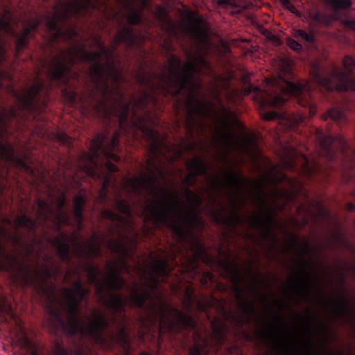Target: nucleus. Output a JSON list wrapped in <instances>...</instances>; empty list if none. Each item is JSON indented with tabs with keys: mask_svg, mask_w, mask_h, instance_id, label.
Returning <instances> with one entry per match:
<instances>
[{
	"mask_svg": "<svg viewBox=\"0 0 355 355\" xmlns=\"http://www.w3.org/2000/svg\"><path fill=\"white\" fill-rule=\"evenodd\" d=\"M140 355H150V354L147 352H142Z\"/></svg>",
	"mask_w": 355,
	"mask_h": 355,
	"instance_id": "13d9d810",
	"label": "nucleus"
},
{
	"mask_svg": "<svg viewBox=\"0 0 355 355\" xmlns=\"http://www.w3.org/2000/svg\"><path fill=\"white\" fill-rule=\"evenodd\" d=\"M90 3V0H58L53 6V13L28 21L20 34L11 30L9 19H1L0 26L6 31H11L15 39V53L18 55L28 46L32 32L37 31L44 22L49 40L45 45L42 46L44 57L42 62L46 64L48 59L51 60L49 69L50 78L61 83L64 75L71 71L78 61L91 63L88 72L94 87L89 96L94 101L92 110L94 114L106 125L111 127L114 121L119 130L125 131L128 126L131 105L135 116L137 110L146 109L150 103L156 105L157 100L155 94H161V73H155L159 79L157 83H153L146 74L139 76V84L146 89L141 92L139 97L132 95L128 99L121 85L123 79L122 71L112 60L110 48L105 46L100 37H94L98 51H86L83 43H80L79 47L68 51L58 47L55 44L58 41L71 42L78 36L75 27L70 26L64 30L59 23L64 24L71 17H78L87 12Z\"/></svg>",
	"mask_w": 355,
	"mask_h": 355,
	"instance_id": "f257e3e1",
	"label": "nucleus"
},
{
	"mask_svg": "<svg viewBox=\"0 0 355 355\" xmlns=\"http://www.w3.org/2000/svg\"><path fill=\"white\" fill-rule=\"evenodd\" d=\"M22 281L25 286L33 288L48 314L49 322L55 331H61L70 337L77 334L90 338L96 343L103 344L105 339L103 331L110 327L106 316L100 311L92 312V319L85 323L81 318L80 304L89 295L90 289L85 288L78 278L72 283V288H63L62 292L66 302L67 320L62 317L57 305L55 285L48 281L56 279L58 270L44 266L33 275L28 266L24 267Z\"/></svg>",
	"mask_w": 355,
	"mask_h": 355,
	"instance_id": "20e7f679",
	"label": "nucleus"
},
{
	"mask_svg": "<svg viewBox=\"0 0 355 355\" xmlns=\"http://www.w3.org/2000/svg\"><path fill=\"white\" fill-rule=\"evenodd\" d=\"M300 263L298 266L297 270V285L302 288L306 293L309 295V290L306 285V279L302 277V275H309L308 272L304 269V266L308 264V261L303 257L302 255H300Z\"/></svg>",
	"mask_w": 355,
	"mask_h": 355,
	"instance_id": "bb28decb",
	"label": "nucleus"
},
{
	"mask_svg": "<svg viewBox=\"0 0 355 355\" xmlns=\"http://www.w3.org/2000/svg\"><path fill=\"white\" fill-rule=\"evenodd\" d=\"M114 204L116 209L123 216L109 209H103L101 213L103 218L116 223L114 226L110 225L109 229L110 234L114 235L118 229L123 227L127 232L134 235L135 239L137 238L139 235L134 227V222L132 218V209L129 202L126 200L118 196L115 199Z\"/></svg>",
	"mask_w": 355,
	"mask_h": 355,
	"instance_id": "9d476101",
	"label": "nucleus"
},
{
	"mask_svg": "<svg viewBox=\"0 0 355 355\" xmlns=\"http://www.w3.org/2000/svg\"><path fill=\"white\" fill-rule=\"evenodd\" d=\"M121 8L127 11L128 14H123L122 19L119 20L120 28L117 31L114 40V44L110 48L113 53L116 50L118 44L123 43L127 48L132 49L138 45L139 37L135 33L132 26L139 25L142 21L143 9H149L151 7L150 0H116Z\"/></svg>",
	"mask_w": 355,
	"mask_h": 355,
	"instance_id": "6e6552de",
	"label": "nucleus"
},
{
	"mask_svg": "<svg viewBox=\"0 0 355 355\" xmlns=\"http://www.w3.org/2000/svg\"><path fill=\"white\" fill-rule=\"evenodd\" d=\"M188 19L191 24H193V26L189 28V31L192 35L200 38L202 35V29L200 26L202 19L199 17L195 16L193 12H190L188 15Z\"/></svg>",
	"mask_w": 355,
	"mask_h": 355,
	"instance_id": "cd10ccee",
	"label": "nucleus"
},
{
	"mask_svg": "<svg viewBox=\"0 0 355 355\" xmlns=\"http://www.w3.org/2000/svg\"><path fill=\"white\" fill-rule=\"evenodd\" d=\"M0 159L6 162L15 163L27 173L32 175H35L34 169L24 159L15 157L14 148L9 143H0Z\"/></svg>",
	"mask_w": 355,
	"mask_h": 355,
	"instance_id": "4468645a",
	"label": "nucleus"
},
{
	"mask_svg": "<svg viewBox=\"0 0 355 355\" xmlns=\"http://www.w3.org/2000/svg\"><path fill=\"white\" fill-rule=\"evenodd\" d=\"M98 236L95 234L92 238V243L88 244L87 246L81 243H76V255L80 259L83 260L85 257L91 259L92 257H101L102 254V250L98 242Z\"/></svg>",
	"mask_w": 355,
	"mask_h": 355,
	"instance_id": "dca6fc26",
	"label": "nucleus"
},
{
	"mask_svg": "<svg viewBox=\"0 0 355 355\" xmlns=\"http://www.w3.org/2000/svg\"><path fill=\"white\" fill-rule=\"evenodd\" d=\"M322 119L324 121L330 119L337 123H343L347 120L345 112L338 107L329 109L326 113L322 114Z\"/></svg>",
	"mask_w": 355,
	"mask_h": 355,
	"instance_id": "a878e982",
	"label": "nucleus"
},
{
	"mask_svg": "<svg viewBox=\"0 0 355 355\" xmlns=\"http://www.w3.org/2000/svg\"><path fill=\"white\" fill-rule=\"evenodd\" d=\"M137 118L138 123L134 124L141 132L149 146V155L146 161L148 173H141L139 176L126 178L124 187L129 193L137 196H143L144 193L153 194L156 199L147 200L145 207L146 219L152 220L157 227H167L182 238L185 229L191 230L200 220L197 209L202 204V198L193 193L189 187L196 185L198 176H209V166L199 157H195L187 162V167L189 173L183 180V183L187 186L184 190L189 205L187 209H183L185 205H181L178 196L166 189H162L164 198H157L158 195L154 191V186L157 182V175L164 176L161 157H165L162 150H169V147L161 139L159 132L147 124L150 123L155 125L148 115Z\"/></svg>",
	"mask_w": 355,
	"mask_h": 355,
	"instance_id": "f03ea898",
	"label": "nucleus"
},
{
	"mask_svg": "<svg viewBox=\"0 0 355 355\" xmlns=\"http://www.w3.org/2000/svg\"><path fill=\"white\" fill-rule=\"evenodd\" d=\"M335 303V311L338 317H352V304L347 295H345L343 300L336 301Z\"/></svg>",
	"mask_w": 355,
	"mask_h": 355,
	"instance_id": "5701e85b",
	"label": "nucleus"
},
{
	"mask_svg": "<svg viewBox=\"0 0 355 355\" xmlns=\"http://www.w3.org/2000/svg\"><path fill=\"white\" fill-rule=\"evenodd\" d=\"M215 98L219 103L222 112L226 114H231L230 110L228 108H227L223 103L221 98L220 97L219 94H216L215 95Z\"/></svg>",
	"mask_w": 355,
	"mask_h": 355,
	"instance_id": "49530a36",
	"label": "nucleus"
},
{
	"mask_svg": "<svg viewBox=\"0 0 355 355\" xmlns=\"http://www.w3.org/2000/svg\"><path fill=\"white\" fill-rule=\"evenodd\" d=\"M83 268L84 270L87 273V275L95 272H101L98 267L95 266L92 263L89 261L84 264Z\"/></svg>",
	"mask_w": 355,
	"mask_h": 355,
	"instance_id": "58836bf2",
	"label": "nucleus"
},
{
	"mask_svg": "<svg viewBox=\"0 0 355 355\" xmlns=\"http://www.w3.org/2000/svg\"><path fill=\"white\" fill-rule=\"evenodd\" d=\"M344 70L338 67L334 68L328 75H324L319 71L313 74L315 81L322 89L327 92H355V58L346 55L343 58Z\"/></svg>",
	"mask_w": 355,
	"mask_h": 355,
	"instance_id": "1a4fd4ad",
	"label": "nucleus"
},
{
	"mask_svg": "<svg viewBox=\"0 0 355 355\" xmlns=\"http://www.w3.org/2000/svg\"><path fill=\"white\" fill-rule=\"evenodd\" d=\"M202 349L196 340L195 346L189 349L188 355H202Z\"/></svg>",
	"mask_w": 355,
	"mask_h": 355,
	"instance_id": "c03bdc74",
	"label": "nucleus"
},
{
	"mask_svg": "<svg viewBox=\"0 0 355 355\" xmlns=\"http://www.w3.org/2000/svg\"><path fill=\"white\" fill-rule=\"evenodd\" d=\"M323 327L325 329H327L328 327L327 325H323Z\"/></svg>",
	"mask_w": 355,
	"mask_h": 355,
	"instance_id": "e2e57ef3",
	"label": "nucleus"
},
{
	"mask_svg": "<svg viewBox=\"0 0 355 355\" xmlns=\"http://www.w3.org/2000/svg\"><path fill=\"white\" fill-rule=\"evenodd\" d=\"M274 328H275L274 326L270 324L268 326V332H266L263 330L257 331V338L259 340L263 341V342L270 340V341L272 342L273 344L277 345L278 343V340L275 335Z\"/></svg>",
	"mask_w": 355,
	"mask_h": 355,
	"instance_id": "c756f323",
	"label": "nucleus"
},
{
	"mask_svg": "<svg viewBox=\"0 0 355 355\" xmlns=\"http://www.w3.org/2000/svg\"><path fill=\"white\" fill-rule=\"evenodd\" d=\"M71 272H73L74 274H76L78 276H79L78 271L77 270H69V274H70Z\"/></svg>",
	"mask_w": 355,
	"mask_h": 355,
	"instance_id": "864d4df0",
	"label": "nucleus"
},
{
	"mask_svg": "<svg viewBox=\"0 0 355 355\" xmlns=\"http://www.w3.org/2000/svg\"><path fill=\"white\" fill-rule=\"evenodd\" d=\"M53 245L56 249V253L59 259L63 263L70 264L71 263V249L67 242V236L62 234L60 238L53 239Z\"/></svg>",
	"mask_w": 355,
	"mask_h": 355,
	"instance_id": "a211bd4d",
	"label": "nucleus"
},
{
	"mask_svg": "<svg viewBox=\"0 0 355 355\" xmlns=\"http://www.w3.org/2000/svg\"><path fill=\"white\" fill-rule=\"evenodd\" d=\"M35 202L37 206L35 214L40 222L53 221L58 226L69 224V217L64 210L67 203V198L64 192H61L55 200L58 211L54 210L47 201L40 198H37Z\"/></svg>",
	"mask_w": 355,
	"mask_h": 355,
	"instance_id": "9b49d317",
	"label": "nucleus"
},
{
	"mask_svg": "<svg viewBox=\"0 0 355 355\" xmlns=\"http://www.w3.org/2000/svg\"><path fill=\"white\" fill-rule=\"evenodd\" d=\"M288 45L291 49L296 52H300L302 50V45L293 39L288 40Z\"/></svg>",
	"mask_w": 355,
	"mask_h": 355,
	"instance_id": "79ce46f5",
	"label": "nucleus"
},
{
	"mask_svg": "<svg viewBox=\"0 0 355 355\" xmlns=\"http://www.w3.org/2000/svg\"><path fill=\"white\" fill-rule=\"evenodd\" d=\"M232 202L233 203L234 207H236V205H237L236 201L234 199L232 198Z\"/></svg>",
	"mask_w": 355,
	"mask_h": 355,
	"instance_id": "5fc2aeb1",
	"label": "nucleus"
},
{
	"mask_svg": "<svg viewBox=\"0 0 355 355\" xmlns=\"http://www.w3.org/2000/svg\"><path fill=\"white\" fill-rule=\"evenodd\" d=\"M44 87V81L39 77L30 87L24 90L21 94H17V98L19 101L21 108L30 112L35 111L37 108V104L40 101V94Z\"/></svg>",
	"mask_w": 355,
	"mask_h": 355,
	"instance_id": "f8f14e48",
	"label": "nucleus"
},
{
	"mask_svg": "<svg viewBox=\"0 0 355 355\" xmlns=\"http://www.w3.org/2000/svg\"><path fill=\"white\" fill-rule=\"evenodd\" d=\"M345 208L348 211H355V204L352 202H347L345 205Z\"/></svg>",
	"mask_w": 355,
	"mask_h": 355,
	"instance_id": "3c124183",
	"label": "nucleus"
},
{
	"mask_svg": "<svg viewBox=\"0 0 355 355\" xmlns=\"http://www.w3.org/2000/svg\"><path fill=\"white\" fill-rule=\"evenodd\" d=\"M309 354H310L309 349H307L306 354H307V355H309Z\"/></svg>",
	"mask_w": 355,
	"mask_h": 355,
	"instance_id": "680f3d73",
	"label": "nucleus"
},
{
	"mask_svg": "<svg viewBox=\"0 0 355 355\" xmlns=\"http://www.w3.org/2000/svg\"><path fill=\"white\" fill-rule=\"evenodd\" d=\"M283 6L289 10L291 12L295 14L297 17H300V12L295 8L290 0H281Z\"/></svg>",
	"mask_w": 355,
	"mask_h": 355,
	"instance_id": "4c0bfd02",
	"label": "nucleus"
},
{
	"mask_svg": "<svg viewBox=\"0 0 355 355\" xmlns=\"http://www.w3.org/2000/svg\"><path fill=\"white\" fill-rule=\"evenodd\" d=\"M352 195L355 196V190L352 192Z\"/></svg>",
	"mask_w": 355,
	"mask_h": 355,
	"instance_id": "338daca9",
	"label": "nucleus"
},
{
	"mask_svg": "<svg viewBox=\"0 0 355 355\" xmlns=\"http://www.w3.org/2000/svg\"><path fill=\"white\" fill-rule=\"evenodd\" d=\"M211 338L218 347L223 345L227 340V327L220 320L211 322Z\"/></svg>",
	"mask_w": 355,
	"mask_h": 355,
	"instance_id": "6ab92c4d",
	"label": "nucleus"
},
{
	"mask_svg": "<svg viewBox=\"0 0 355 355\" xmlns=\"http://www.w3.org/2000/svg\"><path fill=\"white\" fill-rule=\"evenodd\" d=\"M121 239H111L107 241V247L112 253L118 254L122 261L125 263V259H131L133 255L132 254L130 248L125 244L123 240L127 238L126 236L120 233Z\"/></svg>",
	"mask_w": 355,
	"mask_h": 355,
	"instance_id": "f3484780",
	"label": "nucleus"
},
{
	"mask_svg": "<svg viewBox=\"0 0 355 355\" xmlns=\"http://www.w3.org/2000/svg\"><path fill=\"white\" fill-rule=\"evenodd\" d=\"M151 270L156 277L167 278L171 273V269L166 259H155L151 264Z\"/></svg>",
	"mask_w": 355,
	"mask_h": 355,
	"instance_id": "aec40b11",
	"label": "nucleus"
},
{
	"mask_svg": "<svg viewBox=\"0 0 355 355\" xmlns=\"http://www.w3.org/2000/svg\"><path fill=\"white\" fill-rule=\"evenodd\" d=\"M14 258L7 252L0 241V270H8L11 267Z\"/></svg>",
	"mask_w": 355,
	"mask_h": 355,
	"instance_id": "c85d7f7f",
	"label": "nucleus"
},
{
	"mask_svg": "<svg viewBox=\"0 0 355 355\" xmlns=\"http://www.w3.org/2000/svg\"><path fill=\"white\" fill-rule=\"evenodd\" d=\"M271 248H272V249H275V248H276V247H275V244H274V243H273L272 245H271Z\"/></svg>",
	"mask_w": 355,
	"mask_h": 355,
	"instance_id": "052dcab7",
	"label": "nucleus"
},
{
	"mask_svg": "<svg viewBox=\"0 0 355 355\" xmlns=\"http://www.w3.org/2000/svg\"><path fill=\"white\" fill-rule=\"evenodd\" d=\"M302 250H303V254H308L311 251V248L309 243L306 242L302 245Z\"/></svg>",
	"mask_w": 355,
	"mask_h": 355,
	"instance_id": "8fccbe9b",
	"label": "nucleus"
},
{
	"mask_svg": "<svg viewBox=\"0 0 355 355\" xmlns=\"http://www.w3.org/2000/svg\"><path fill=\"white\" fill-rule=\"evenodd\" d=\"M313 283L315 287H317V284L315 279L313 280Z\"/></svg>",
	"mask_w": 355,
	"mask_h": 355,
	"instance_id": "bf43d9fd",
	"label": "nucleus"
},
{
	"mask_svg": "<svg viewBox=\"0 0 355 355\" xmlns=\"http://www.w3.org/2000/svg\"><path fill=\"white\" fill-rule=\"evenodd\" d=\"M214 217L217 221L223 222L225 225L234 230L243 222L241 216L235 209H233L231 211V214L228 216L220 218L219 216L215 215Z\"/></svg>",
	"mask_w": 355,
	"mask_h": 355,
	"instance_id": "393cba45",
	"label": "nucleus"
},
{
	"mask_svg": "<svg viewBox=\"0 0 355 355\" xmlns=\"http://www.w3.org/2000/svg\"><path fill=\"white\" fill-rule=\"evenodd\" d=\"M218 3L223 6H236L235 0H218Z\"/></svg>",
	"mask_w": 355,
	"mask_h": 355,
	"instance_id": "09e8293b",
	"label": "nucleus"
},
{
	"mask_svg": "<svg viewBox=\"0 0 355 355\" xmlns=\"http://www.w3.org/2000/svg\"><path fill=\"white\" fill-rule=\"evenodd\" d=\"M8 318L17 322L11 304L5 296L0 294V322H6Z\"/></svg>",
	"mask_w": 355,
	"mask_h": 355,
	"instance_id": "412c9836",
	"label": "nucleus"
},
{
	"mask_svg": "<svg viewBox=\"0 0 355 355\" xmlns=\"http://www.w3.org/2000/svg\"><path fill=\"white\" fill-rule=\"evenodd\" d=\"M120 132L114 131L111 137L106 133L98 132L94 139L89 141V153L83 152L80 156V167L83 169L87 175L95 177L98 171L100 170L101 164L99 159L103 157L106 159L105 167L106 174L101 175L102 186L99 191V202L105 205L109 200V187L112 184L116 187V180L112 182V174L119 171L118 167L111 160L119 162L121 157L115 153L119 148Z\"/></svg>",
	"mask_w": 355,
	"mask_h": 355,
	"instance_id": "423d86ee",
	"label": "nucleus"
},
{
	"mask_svg": "<svg viewBox=\"0 0 355 355\" xmlns=\"http://www.w3.org/2000/svg\"><path fill=\"white\" fill-rule=\"evenodd\" d=\"M309 17L311 20L324 25H329L331 22L329 17L320 11L309 12Z\"/></svg>",
	"mask_w": 355,
	"mask_h": 355,
	"instance_id": "72a5a7b5",
	"label": "nucleus"
},
{
	"mask_svg": "<svg viewBox=\"0 0 355 355\" xmlns=\"http://www.w3.org/2000/svg\"><path fill=\"white\" fill-rule=\"evenodd\" d=\"M57 140L62 144H69L70 143V137L65 132H58L56 135Z\"/></svg>",
	"mask_w": 355,
	"mask_h": 355,
	"instance_id": "a19ab883",
	"label": "nucleus"
},
{
	"mask_svg": "<svg viewBox=\"0 0 355 355\" xmlns=\"http://www.w3.org/2000/svg\"><path fill=\"white\" fill-rule=\"evenodd\" d=\"M293 37L297 39H300L309 44H313L315 42V33L311 31L310 33H307L305 31L302 29H297L294 31Z\"/></svg>",
	"mask_w": 355,
	"mask_h": 355,
	"instance_id": "473e14b6",
	"label": "nucleus"
},
{
	"mask_svg": "<svg viewBox=\"0 0 355 355\" xmlns=\"http://www.w3.org/2000/svg\"><path fill=\"white\" fill-rule=\"evenodd\" d=\"M185 295L183 304L188 310L191 311L194 303V292L193 290H187Z\"/></svg>",
	"mask_w": 355,
	"mask_h": 355,
	"instance_id": "c9c22d12",
	"label": "nucleus"
},
{
	"mask_svg": "<svg viewBox=\"0 0 355 355\" xmlns=\"http://www.w3.org/2000/svg\"><path fill=\"white\" fill-rule=\"evenodd\" d=\"M20 331H21V344L23 348L30 352L31 355H37L36 346L34 343L27 336L24 329L19 327Z\"/></svg>",
	"mask_w": 355,
	"mask_h": 355,
	"instance_id": "7c9ffc66",
	"label": "nucleus"
},
{
	"mask_svg": "<svg viewBox=\"0 0 355 355\" xmlns=\"http://www.w3.org/2000/svg\"><path fill=\"white\" fill-rule=\"evenodd\" d=\"M198 309L203 312H206L208 306V302L206 299L203 300H198L196 302Z\"/></svg>",
	"mask_w": 355,
	"mask_h": 355,
	"instance_id": "a18cd8bd",
	"label": "nucleus"
},
{
	"mask_svg": "<svg viewBox=\"0 0 355 355\" xmlns=\"http://www.w3.org/2000/svg\"><path fill=\"white\" fill-rule=\"evenodd\" d=\"M212 186L215 189L223 187H235L240 191L245 184H251L258 189L261 194L258 197L261 212L259 214L250 218V223L252 227L261 230L262 236L265 239L271 238L272 225L276 222V211L272 207L266 206L265 194L262 188V183L259 182H250L243 176L241 173L234 171L227 172L225 179L222 180L219 176L211 180Z\"/></svg>",
	"mask_w": 355,
	"mask_h": 355,
	"instance_id": "0eeeda50",
	"label": "nucleus"
},
{
	"mask_svg": "<svg viewBox=\"0 0 355 355\" xmlns=\"http://www.w3.org/2000/svg\"><path fill=\"white\" fill-rule=\"evenodd\" d=\"M110 275L103 281L98 279L101 272H95L87 275L88 282L96 286V295L99 297L101 302L112 313L110 327L106 329L103 336L105 342L103 344L96 343L86 336H80L81 338H87L94 344L100 347H110L116 336L119 343L123 346L126 352L130 350L129 334L127 331L129 318L125 315V308L129 300L130 306L139 311L137 322L139 327L145 331H157L159 336L168 334L175 336L183 330L193 331L196 338L205 345H208L207 338H203L198 331L195 319L178 309L168 307L162 295L157 297V302H146L151 297V293L148 289L138 290L130 288V295L128 299L121 295L112 293L110 299H107L105 293L110 291H119L125 286L126 282L123 277L120 276L115 268L108 266Z\"/></svg>",
	"mask_w": 355,
	"mask_h": 355,
	"instance_id": "7ed1b4c3",
	"label": "nucleus"
},
{
	"mask_svg": "<svg viewBox=\"0 0 355 355\" xmlns=\"http://www.w3.org/2000/svg\"><path fill=\"white\" fill-rule=\"evenodd\" d=\"M272 239H273V242H276V239L275 237H272Z\"/></svg>",
	"mask_w": 355,
	"mask_h": 355,
	"instance_id": "69168bd1",
	"label": "nucleus"
},
{
	"mask_svg": "<svg viewBox=\"0 0 355 355\" xmlns=\"http://www.w3.org/2000/svg\"><path fill=\"white\" fill-rule=\"evenodd\" d=\"M260 281H261V279H260L259 277L254 276L253 277V284L250 286V291H252V293H254L256 295L259 294V291L257 285L260 282Z\"/></svg>",
	"mask_w": 355,
	"mask_h": 355,
	"instance_id": "37998d69",
	"label": "nucleus"
},
{
	"mask_svg": "<svg viewBox=\"0 0 355 355\" xmlns=\"http://www.w3.org/2000/svg\"><path fill=\"white\" fill-rule=\"evenodd\" d=\"M193 247L196 248V253L197 256H199V254L200 253H202V252H205L204 247L200 243V242L199 241H198V240H196L193 242Z\"/></svg>",
	"mask_w": 355,
	"mask_h": 355,
	"instance_id": "de8ad7c7",
	"label": "nucleus"
},
{
	"mask_svg": "<svg viewBox=\"0 0 355 355\" xmlns=\"http://www.w3.org/2000/svg\"><path fill=\"white\" fill-rule=\"evenodd\" d=\"M329 4L336 10H347L351 8L352 0H327Z\"/></svg>",
	"mask_w": 355,
	"mask_h": 355,
	"instance_id": "2f4dec72",
	"label": "nucleus"
},
{
	"mask_svg": "<svg viewBox=\"0 0 355 355\" xmlns=\"http://www.w3.org/2000/svg\"><path fill=\"white\" fill-rule=\"evenodd\" d=\"M232 272L234 275V281L236 284V297L241 301L239 305L240 308L243 310L245 315H248L250 313H254L256 311L254 304L252 302L247 300L243 295V291L239 286V284L243 279V275L237 267H235L234 269H232Z\"/></svg>",
	"mask_w": 355,
	"mask_h": 355,
	"instance_id": "2eb2a0df",
	"label": "nucleus"
},
{
	"mask_svg": "<svg viewBox=\"0 0 355 355\" xmlns=\"http://www.w3.org/2000/svg\"><path fill=\"white\" fill-rule=\"evenodd\" d=\"M73 216L78 223V228L81 229L83 227V222L84 220L83 211L73 210Z\"/></svg>",
	"mask_w": 355,
	"mask_h": 355,
	"instance_id": "ea45409f",
	"label": "nucleus"
},
{
	"mask_svg": "<svg viewBox=\"0 0 355 355\" xmlns=\"http://www.w3.org/2000/svg\"><path fill=\"white\" fill-rule=\"evenodd\" d=\"M53 352L54 355H70L67 349L60 343L55 345ZM89 347L84 342H82L78 346H76V349L73 350L74 355H89Z\"/></svg>",
	"mask_w": 355,
	"mask_h": 355,
	"instance_id": "4be33fe9",
	"label": "nucleus"
},
{
	"mask_svg": "<svg viewBox=\"0 0 355 355\" xmlns=\"http://www.w3.org/2000/svg\"><path fill=\"white\" fill-rule=\"evenodd\" d=\"M346 24L350 29L355 31V19L347 21Z\"/></svg>",
	"mask_w": 355,
	"mask_h": 355,
	"instance_id": "603ef678",
	"label": "nucleus"
},
{
	"mask_svg": "<svg viewBox=\"0 0 355 355\" xmlns=\"http://www.w3.org/2000/svg\"><path fill=\"white\" fill-rule=\"evenodd\" d=\"M293 239H294V242H295V243H297V239L295 237V235H293Z\"/></svg>",
	"mask_w": 355,
	"mask_h": 355,
	"instance_id": "6e6d98bb",
	"label": "nucleus"
},
{
	"mask_svg": "<svg viewBox=\"0 0 355 355\" xmlns=\"http://www.w3.org/2000/svg\"><path fill=\"white\" fill-rule=\"evenodd\" d=\"M16 229L25 228L29 233H35L37 222L26 214L18 216L15 220Z\"/></svg>",
	"mask_w": 355,
	"mask_h": 355,
	"instance_id": "b1692460",
	"label": "nucleus"
},
{
	"mask_svg": "<svg viewBox=\"0 0 355 355\" xmlns=\"http://www.w3.org/2000/svg\"><path fill=\"white\" fill-rule=\"evenodd\" d=\"M293 68L289 60L280 61L278 80L272 84L273 92L266 93L261 99L262 105L282 109L280 112L265 113L263 119L273 121L282 119L287 125L294 128L316 114L317 108L311 100L309 83L293 81Z\"/></svg>",
	"mask_w": 355,
	"mask_h": 355,
	"instance_id": "39448f33",
	"label": "nucleus"
},
{
	"mask_svg": "<svg viewBox=\"0 0 355 355\" xmlns=\"http://www.w3.org/2000/svg\"><path fill=\"white\" fill-rule=\"evenodd\" d=\"M187 126L191 129L192 125L196 123V117L205 119L209 114V112L214 107L212 103H207L198 98L190 96L187 101Z\"/></svg>",
	"mask_w": 355,
	"mask_h": 355,
	"instance_id": "ddd939ff",
	"label": "nucleus"
},
{
	"mask_svg": "<svg viewBox=\"0 0 355 355\" xmlns=\"http://www.w3.org/2000/svg\"><path fill=\"white\" fill-rule=\"evenodd\" d=\"M85 302H86V304L87 305V304H88V300H85Z\"/></svg>",
	"mask_w": 355,
	"mask_h": 355,
	"instance_id": "774afa93",
	"label": "nucleus"
},
{
	"mask_svg": "<svg viewBox=\"0 0 355 355\" xmlns=\"http://www.w3.org/2000/svg\"><path fill=\"white\" fill-rule=\"evenodd\" d=\"M0 234L6 236L15 247H22L24 245V241L21 237L17 235L8 234L5 229L1 227H0Z\"/></svg>",
	"mask_w": 355,
	"mask_h": 355,
	"instance_id": "f704fd0d",
	"label": "nucleus"
},
{
	"mask_svg": "<svg viewBox=\"0 0 355 355\" xmlns=\"http://www.w3.org/2000/svg\"><path fill=\"white\" fill-rule=\"evenodd\" d=\"M248 272H249L250 273H251V274L252 273V268H250H250L248 269Z\"/></svg>",
	"mask_w": 355,
	"mask_h": 355,
	"instance_id": "4d7b16f0",
	"label": "nucleus"
},
{
	"mask_svg": "<svg viewBox=\"0 0 355 355\" xmlns=\"http://www.w3.org/2000/svg\"><path fill=\"white\" fill-rule=\"evenodd\" d=\"M85 205V198L82 195H78L74 198V209L73 210L83 211Z\"/></svg>",
	"mask_w": 355,
	"mask_h": 355,
	"instance_id": "e433bc0d",
	"label": "nucleus"
},
{
	"mask_svg": "<svg viewBox=\"0 0 355 355\" xmlns=\"http://www.w3.org/2000/svg\"><path fill=\"white\" fill-rule=\"evenodd\" d=\"M12 114L13 115H15V110H12Z\"/></svg>",
	"mask_w": 355,
	"mask_h": 355,
	"instance_id": "0e129e2a",
	"label": "nucleus"
}]
</instances>
